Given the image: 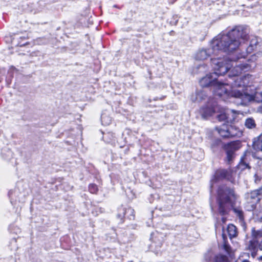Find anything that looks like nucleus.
Returning <instances> with one entry per match:
<instances>
[{
  "mask_svg": "<svg viewBox=\"0 0 262 262\" xmlns=\"http://www.w3.org/2000/svg\"><path fill=\"white\" fill-rule=\"evenodd\" d=\"M162 245V243L161 241H160L158 244L157 245H156L155 243H152L150 246L151 249L152 251H153L154 252H155V253L158 254V252L160 251V249Z\"/></svg>",
  "mask_w": 262,
  "mask_h": 262,
  "instance_id": "nucleus-22",
  "label": "nucleus"
},
{
  "mask_svg": "<svg viewBox=\"0 0 262 262\" xmlns=\"http://www.w3.org/2000/svg\"><path fill=\"white\" fill-rule=\"evenodd\" d=\"M215 262H229L227 256L218 255L215 257Z\"/></svg>",
  "mask_w": 262,
  "mask_h": 262,
  "instance_id": "nucleus-23",
  "label": "nucleus"
},
{
  "mask_svg": "<svg viewBox=\"0 0 262 262\" xmlns=\"http://www.w3.org/2000/svg\"><path fill=\"white\" fill-rule=\"evenodd\" d=\"M101 121L103 124L107 125L111 123V120L109 117L103 115L101 116Z\"/></svg>",
  "mask_w": 262,
  "mask_h": 262,
  "instance_id": "nucleus-26",
  "label": "nucleus"
},
{
  "mask_svg": "<svg viewBox=\"0 0 262 262\" xmlns=\"http://www.w3.org/2000/svg\"><path fill=\"white\" fill-rule=\"evenodd\" d=\"M89 189L91 193H95L98 190L97 186L94 184H90L89 187Z\"/></svg>",
  "mask_w": 262,
  "mask_h": 262,
  "instance_id": "nucleus-27",
  "label": "nucleus"
},
{
  "mask_svg": "<svg viewBox=\"0 0 262 262\" xmlns=\"http://www.w3.org/2000/svg\"><path fill=\"white\" fill-rule=\"evenodd\" d=\"M253 148L255 152L253 153V157L257 159L262 158V134L253 141Z\"/></svg>",
  "mask_w": 262,
  "mask_h": 262,
  "instance_id": "nucleus-9",
  "label": "nucleus"
},
{
  "mask_svg": "<svg viewBox=\"0 0 262 262\" xmlns=\"http://www.w3.org/2000/svg\"><path fill=\"white\" fill-rule=\"evenodd\" d=\"M262 190H255L245 194L246 200V208L248 211L253 210L256 207L257 203L261 199Z\"/></svg>",
  "mask_w": 262,
  "mask_h": 262,
  "instance_id": "nucleus-5",
  "label": "nucleus"
},
{
  "mask_svg": "<svg viewBox=\"0 0 262 262\" xmlns=\"http://www.w3.org/2000/svg\"><path fill=\"white\" fill-rule=\"evenodd\" d=\"M229 125L224 123L222 126L216 127V130L222 137L229 138Z\"/></svg>",
  "mask_w": 262,
  "mask_h": 262,
  "instance_id": "nucleus-14",
  "label": "nucleus"
},
{
  "mask_svg": "<svg viewBox=\"0 0 262 262\" xmlns=\"http://www.w3.org/2000/svg\"><path fill=\"white\" fill-rule=\"evenodd\" d=\"M104 141L106 143H112L115 140V136L112 132H108L103 134L102 137Z\"/></svg>",
  "mask_w": 262,
  "mask_h": 262,
  "instance_id": "nucleus-16",
  "label": "nucleus"
},
{
  "mask_svg": "<svg viewBox=\"0 0 262 262\" xmlns=\"http://www.w3.org/2000/svg\"><path fill=\"white\" fill-rule=\"evenodd\" d=\"M253 214L257 220L262 219V208L260 207L259 209L257 208V207L253 210Z\"/></svg>",
  "mask_w": 262,
  "mask_h": 262,
  "instance_id": "nucleus-20",
  "label": "nucleus"
},
{
  "mask_svg": "<svg viewBox=\"0 0 262 262\" xmlns=\"http://www.w3.org/2000/svg\"><path fill=\"white\" fill-rule=\"evenodd\" d=\"M248 38L250 40L249 46L247 48L246 52L242 53L238 57V59L245 58L248 53H251L256 48V46L258 43V40L257 37L255 36L251 35L248 36Z\"/></svg>",
  "mask_w": 262,
  "mask_h": 262,
  "instance_id": "nucleus-10",
  "label": "nucleus"
},
{
  "mask_svg": "<svg viewBox=\"0 0 262 262\" xmlns=\"http://www.w3.org/2000/svg\"><path fill=\"white\" fill-rule=\"evenodd\" d=\"M220 111V114L217 115L216 117L217 118L218 120L219 121H224L227 120V122H229L232 121V120L234 119L233 115H232V117H230V113L233 112L232 111L229 110H224L222 109L220 110H218V111Z\"/></svg>",
  "mask_w": 262,
  "mask_h": 262,
  "instance_id": "nucleus-12",
  "label": "nucleus"
},
{
  "mask_svg": "<svg viewBox=\"0 0 262 262\" xmlns=\"http://www.w3.org/2000/svg\"><path fill=\"white\" fill-rule=\"evenodd\" d=\"M219 106L217 105H214L212 108L203 107L201 109V113L203 118H206L209 116H211L213 113L218 112Z\"/></svg>",
  "mask_w": 262,
  "mask_h": 262,
  "instance_id": "nucleus-13",
  "label": "nucleus"
},
{
  "mask_svg": "<svg viewBox=\"0 0 262 262\" xmlns=\"http://www.w3.org/2000/svg\"><path fill=\"white\" fill-rule=\"evenodd\" d=\"M256 60V57L255 55L251 56V58L248 59V62L250 63H245L243 64H237L235 63L234 68L231 70V74L229 77H235L242 72H246L251 69L255 67L254 61Z\"/></svg>",
  "mask_w": 262,
  "mask_h": 262,
  "instance_id": "nucleus-6",
  "label": "nucleus"
},
{
  "mask_svg": "<svg viewBox=\"0 0 262 262\" xmlns=\"http://www.w3.org/2000/svg\"><path fill=\"white\" fill-rule=\"evenodd\" d=\"M245 125L249 129H253L256 127V123L254 119L248 118L245 121Z\"/></svg>",
  "mask_w": 262,
  "mask_h": 262,
  "instance_id": "nucleus-18",
  "label": "nucleus"
},
{
  "mask_svg": "<svg viewBox=\"0 0 262 262\" xmlns=\"http://www.w3.org/2000/svg\"><path fill=\"white\" fill-rule=\"evenodd\" d=\"M226 221V218L225 217H222V223H225Z\"/></svg>",
  "mask_w": 262,
  "mask_h": 262,
  "instance_id": "nucleus-31",
  "label": "nucleus"
},
{
  "mask_svg": "<svg viewBox=\"0 0 262 262\" xmlns=\"http://www.w3.org/2000/svg\"><path fill=\"white\" fill-rule=\"evenodd\" d=\"M249 75L243 77H237L234 80L232 85L228 83L217 82L214 86V95L223 99L227 98L229 96L240 99L242 105H246L253 98L252 95L248 93L247 86L249 84Z\"/></svg>",
  "mask_w": 262,
  "mask_h": 262,
  "instance_id": "nucleus-2",
  "label": "nucleus"
},
{
  "mask_svg": "<svg viewBox=\"0 0 262 262\" xmlns=\"http://www.w3.org/2000/svg\"><path fill=\"white\" fill-rule=\"evenodd\" d=\"M205 95L203 92H198L195 95V97L194 98L193 96L191 97V100L192 101H200L204 99Z\"/></svg>",
  "mask_w": 262,
  "mask_h": 262,
  "instance_id": "nucleus-21",
  "label": "nucleus"
},
{
  "mask_svg": "<svg viewBox=\"0 0 262 262\" xmlns=\"http://www.w3.org/2000/svg\"><path fill=\"white\" fill-rule=\"evenodd\" d=\"M237 169L241 170H243L246 168H250V166L248 164H246L244 161H241L237 167Z\"/></svg>",
  "mask_w": 262,
  "mask_h": 262,
  "instance_id": "nucleus-24",
  "label": "nucleus"
},
{
  "mask_svg": "<svg viewBox=\"0 0 262 262\" xmlns=\"http://www.w3.org/2000/svg\"><path fill=\"white\" fill-rule=\"evenodd\" d=\"M211 60L214 72L206 75L200 80V84L203 87L214 86L217 82V77L226 73L235 62L233 60H229L228 58H222L221 57L212 58Z\"/></svg>",
  "mask_w": 262,
  "mask_h": 262,
  "instance_id": "nucleus-3",
  "label": "nucleus"
},
{
  "mask_svg": "<svg viewBox=\"0 0 262 262\" xmlns=\"http://www.w3.org/2000/svg\"><path fill=\"white\" fill-rule=\"evenodd\" d=\"M226 231L230 239L236 237L237 235V228L233 224H230L228 226Z\"/></svg>",
  "mask_w": 262,
  "mask_h": 262,
  "instance_id": "nucleus-15",
  "label": "nucleus"
},
{
  "mask_svg": "<svg viewBox=\"0 0 262 262\" xmlns=\"http://www.w3.org/2000/svg\"><path fill=\"white\" fill-rule=\"evenodd\" d=\"M259 103H261L260 105H259L257 107L256 110V112L262 114V102H259Z\"/></svg>",
  "mask_w": 262,
  "mask_h": 262,
  "instance_id": "nucleus-29",
  "label": "nucleus"
},
{
  "mask_svg": "<svg viewBox=\"0 0 262 262\" xmlns=\"http://www.w3.org/2000/svg\"><path fill=\"white\" fill-rule=\"evenodd\" d=\"M257 179L256 178V179H255V182H257Z\"/></svg>",
  "mask_w": 262,
  "mask_h": 262,
  "instance_id": "nucleus-32",
  "label": "nucleus"
},
{
  "mask_svg": "<svg viewBox=\"0 0 262 262\" xmlns=\"http://www.w3.org/2000/svg\"><path fill=\"white\" fill-rule=\"evenodd\" d=\"M237 198L238 195L233 188L227 185L220 186L217 190V198L220 213L222 215L226 214Z\"/></svg>",
  "mask_w": 262,
  "mask_h": 262,
  "instance_id": "nucleus-4",
  "label": "nucleus"
},
{
  "mask_svg": "<svg viewBox=\"0 0 262 262\" xmlns=\"http://www.w3.org/2000/svg\"><path fill=\"white\" fill-rule=\"evenodd\" d=\"M228 134H229V138L235 136H238L241 134V133L235 126H232L231 125H229Z\"/></svg>",
  "mask_w": 262,
  "mask_h": 262,
  "instance_id": "nucleus-17",
  "label": "nucleus"
},
{
  "mask_svg": "<svg viewBox=\"0 0 262 262\" xmlns=\"http://www.w3.org/2000/svg\"><path fill=\"white\" fill-rule=\"evenodd\" d=\"M257 248H258L260 250H262V239L259 243L258 245H257Z\"/></svg>",
  "mask_w": 262,
  "mask_h": 262,
  "instance_id": "nucleus-30",
  "label": "nucleus"
},
{
  "mask_svg": "<svg viewBox=\"0 0 262 262\" xmlns=\"http://www.w3.org/2000/svg\"><path fill=\"white\" fill-rule=\"evenodd\" d=\"M235 212L239 216V218L242 219L243 218V212L241 210L238 209H234Z\"/></svg>",
  "mask_w": 262,
  "mask_h": 262,
  "instance_id": "nucleus-28",
  "label": "nucleus"
},
{
  "mask_svg": "<svg viewBox=\"0 0 262 262\" xmlns=\"http://www.w3.org/2000/svg\"><path fill=\"white\" fill-rule=\"evenodd\" d=\"M252 95V94H251ZM253 98L252 100L255 99L257 102H262V92L257 93L255 97L252 95Z\"/></svg>",
  "mask_w": 262,
  "mask_h": 262,
  "instance_id": "nucleus-25",
  "label": "nucleus"
},
{
  "mask_svg": "<svg viewBox=\"0 0 262 262\" xmlns=\"http://www.w3.org/2000/svg\"><path fill=\"white\" fill-rule=\"evenodd\" d=\"M252 239L249 242L248 248L251 250H254L257 248V245L262 240V230H255L252 229Z\"/></svg>",
  "mask_w": 262,
  "mask_h": 262,
  "instance_id": "nucleus-8",
  "label": "nucleus"
},
{
  "mask_svg": "<svg viewBox=\"0 0 262 262\" xmlns=\"http://www.w3.org/2000/svg\"><path fill=\"white\" fill-rule=\"evenodd\" d=\"M227 154V160L230 162L234 158V154L235 150L238 149L237 145L235 142H231L225 146Z\"/></svg>",
  "mask_w": 262,
  "mask_h": 262,
  "instance_id": "nucleus-11",
  "label": "nucleus"
},
{
  "mask_svg": "<svg viewBox=\"0 0 262 262\" xmlns=\"http://www.w3.org/2000/svg\"><path fill=\"white\" fill-rule=\"evenodd\" d=\"M225 232L226 231L224 229V228L223 227L222 237L224 242V248L227 252L229 253L230 248V246L227 244V236Z\"/></svg>",
  "mask_w": 262,
  "mask_h": 262,
  "instance_id": "nucleus-19",
  "label": "nucleus"
},
{
  "mask_svg": "<svg viewBox=\"0 0 262 262\" xmlns=\"http://www.w3.org/2000/svg\"><path fill=\"white\" fill-rule=\"evenodd\" d=\"M235 172L231 170L219 169L217 170L210 181V188L212 190L214 187V184L217 181L227 179L232 182V179Z\"/></svg>",
  "mask_w": 262,
  "mask_h": 262,
  "instance_id": "nucleus-7",
  "label": "nucleus"
},
{
  "mask_svg": "<svg viewBox=\"0 0 262 262\" xmlns=\"http://www.w3.org/2000/svg\"><path fill=\"white\" fill-rule=\"evenodd\" d=\"M247 36L246 30L242 26L235 28L227 34H219L212 39L209 48L200 50L196 53L195 58L198 60H204L211 54L218 56L224 52H231L239 47L241 39H247Z\"/></svg>",
  "mask_w": 262,
  "mask_h": 262,
  "instance_id": "nucleus-1",
  "label": "nucleus"
}]
</instances>
